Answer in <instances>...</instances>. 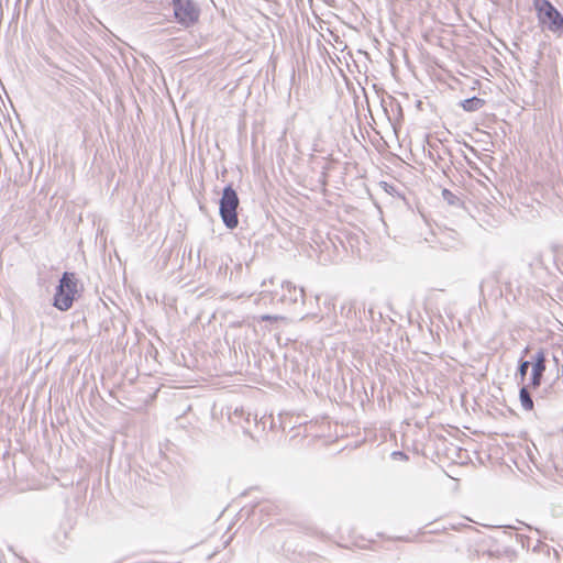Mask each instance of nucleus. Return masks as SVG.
I'll return each instance as SVG.
<instances>
[{"instance_id": "6", "label": "nucleus", "mask_w": 563, "mask_h": 563, "mask_svg": "<svg viewBox=\"0 0 563 563\" xmlns=\"http://www.w3.org/2000/svg\"><path fill=\"white\" fill-rule=\"evenodd\" d=\"M284 294L282 295V300L297 302L298 300H303L305 290L302 288H297L292 283L285 282L283 284Z\"/></svg>"}, {"instance_id": "10", "label": "nucleus", "mask_w": 563, "mask_h": 563, "mask_svg": "<svg viewBox=\"0 0 563 563\" xmlns=\"http://www.w3.org/2000/svg\"><path fill=\"white\" fill-rule=\"evenodd\" d=\"M391 457H393V460H396V461H407L408 460V456L405 453L399 452V451L393 452Z\"/></svg>"}, {"instance_id": "11", "label": "nucleus", "mask_w": 563, "mask_h": 563, "mask_svg": "<svg viewBox=\"0 0 563 563\" xmlns=\"http://www.w3.org/2000/svg\"><path fill=\"white\" fill-rule=\"evenodd\" d=\"M278 319H279V317H277V316H269V314H265V316L261 317L262 321H276Z\"/></svg>"}, {"instance_id": "1", "label": "nucleus", "mask_w": 563, "mask_h": 563, "mask_svg": "<svg viewBox=\"0 0 563 563\" xmlns=\"http://www.w3.org/2000/svg\"><path fill=\"white\" fill-rule=\"evenodd\" d=\"M78 283L73 273H64L54 296V306L60 311H67L73 306Z\"/></svg>"}, {"instance_id": "2", "label": "nucleus", "mask_w": 563, "mask_h": 563, "mask_svg": "<svg viewBox=\"0 0 563 563\" xmlns=\"http://www.w3.org/2000/svg\"><path fill=\"white\" fill-rule=\"evenodd\" d=\"M539 23L549 31L563 34V16L549 0H533Z\"/></svg>"}, {"instance_id": "8", "label": "nucleus", "mask_w": 563, "mask_h": 563, "mask_svg": "<svg viewBox=\"0 0 563 563\" xmlns=\"http://www.w3.org/2000/svg\"><path fill=\"white\" fill-rule=\"evenodd\" d=\"M519 398H520L521 406L525 410H531L533 408V401L530 397V394H529L527 387H522L520 389Z\"/></svg>"}, {"instance_id": "9", "label": "nucleus", "mask_w": 563, "mask_h": 563, "mask_svg": "<svg viewBox=\"0 0 563 563\" xmlns=\"http://www.w3.org/2000/svg\"><path fill=\"white\" fill-rule=\"evenodd\" d=\"M529 366H530V362H528V361H523L520 364V366H519V374H520L522 379L526 377L527 371H528Z\"/></svg>"}, {"instance_id": "3", "label": "nucleus", "mask_w": 563, "mask_h": 563, "mask_svg": "<svg viewBox=\"0 0 563 563\" xmlns=\"http://www.w3.org/2000/svg\"><path fill=\"white\" fill-rule=\"evenodd\" d=\"M238 207L239 197L236 191L231 186H227L220 199V216L228 229H234L239 224Z\"/></svg>"}, {"instance_id": "7", "label": "nucleus", "mask_w": 563, "mask_h": 563, "mask_svg": "<svg viewBox=\"0 0 563 563\" xmlns=\"http://www.w3.org/2000/svg\"><path fill=\"white\" fill-rule=\"evenodd\" d=\"M484 104V101L479 98H471L466 99L462 102V107L466 111H476L479 110Z\"/></svg>"}, {"instance_id": "12", "label": "nucleus", "mask_w": 563, "mask_h": 563, "mask_svg": "<svg viewBox=\"0 0 563 563\" xmlns=\"http://www.w3.org/2000/svg\"><path fill=\"white\" fill-rule=\"evenodd\" d=\"M380 185L383 186V188L387 191V183L385 181H382Z\"/></svg>"}, {"instance_id": "5", "label": "nucleus", "mask_w": 563, "mask_h": 563, "mask_svg": "<svg viewBox=\"0 0 563 563\" xmlns=\"http://www.w3.org/2000/svg\"><path fill=\"white\" fill-rule=\"evenodd\" d=\"M545 371V353L540 350L534 356V362L532 365V373L530 378V387L537 388L541 384V378Z\"/></svg>"}, {"instance_id": "4", "label": "nucleus", "mask_w": 563, "mask_h": 563, "mask_svg": "<svg viewBox=\"0 0 563 563\" xmlns=\"http://www.w3.org/2000/svg\"><path fill=\"white\" fill-rule=\"evenodd\" d=\"M175 19L179 24L189 27L199 19V9L191 0H173Z\"/></svg>"}]
</instances>
